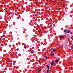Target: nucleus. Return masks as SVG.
I'll list each match as a JSON object with an SVG mask.
<instances>
[{"label":"nucleus","mask_w":73,"mask_h":73,"mask_svg":"<svg viewBox=\"0 0 73 73\" xmlns=\"http://www.w3.org/2000/svg\"><path fill=\"white\" fill-rule=\"evenodd\" d=\"M31 52L32 54L33 53H34V50H32V51H31Z\"/></svg>","instance_id":"f257e3e1"},{"label":"nucleus","mask_w":73,"mask_h":73,"mask_svg":"<svg viewBox=\"0 0 73 73\" xmlns=\"http://www.w3.org/2000/svg\"><path fill=\"white\" fill-rule=\"evenodd\" d=\"M60 38H64V36H60Z\"/></svg>","instance_id":"f03ea898"},{"label":"nucleus","mask_w":73,"mask_h":73,"mask_svg":"<svg viewBox=\"0 0 73 73\" xmlns=\"http://www.w3.org/2000/svg\"><path fill=\"white\" fill-rule=\"evenodd\" d=\"M59 62V60H55V62Z\"/></svg>","instance_id":"7ed1b4c3"},{"label":"nucleus","mask_w":73,"mask_h":73,"mask_svg":"<svg viewBox=\"0 0 73 73\" xmlns=\"http://www.w3.org/2000/svg\"><path fill=\"white\" fill-rule=\"evenodd\" d=\"M53 51L54 52H55V51H56V49H55V48H53Z\"/></svg>","instance_id":"20e7f679"},{"label":"nucleus","mask_w":73,"mask_h":73,"mask_svg":"<svg viewBox=\"0 0 73 73\" xmlns=\"http://www.w3.org/2000/svg\"><path fill=\"white\" fill-rule=\"evenodd\" d=\"M70 30H68L66 32V33H70Z\"/></svg>","instance_id":"39448f33"},{"label":"nucleus","mask_w":73,"mask_h":73,"mask_svg":"<svg viewBox=\"0 0 73 73\" xmlns=\"http://www.w3.org/2000/svg\"><path fill=\"white\" fill-rule=\"evenodd\" d=\"M54 64V63H53V62H51V66H52Z\"/></svg>","instance_id":"423d86ee"},{"label":"nucleus","mask_w":73,"mask_h":73,"mask_svg":"<svg viewBox=\"0 0 73 73\" xmlns=\"http://www.w3.org/2000/svg\"><path fill=\"white\" fill-rule=\"evenodd\" d=\"M67 31V29L65 30L64 31V32L65 33Z\"/></svg>","instance_id":"0eeeda50"},{"label":"nucleus","mask_w":73,"mask_h":73,"mask_svg":"<svg viewBox=\"0 0 73 73\" xmlns=\"http://www.w3.org/2000/svg\"><path fill=\"white\" fill-rule=\"evenodd\" d=\"M54 54V53H53L52 54H50V55H52V56H53Z\"/></svg>","instance_id":"6e6552de"},{"label":"nucleus","mask_w":73,"mask_h":73,"mask_svg":"<svg viewBox=\"0 0 73 73\" xmlns=\"http://www.w3.org/2000/svg\"><path fill=\"white\" fill-rule=\"evenodd\" d=\"M71 49H73V45H72L71 46Z\"/></svg>","instance_id":"1a4fd4ad"},{"label":"nucleus","mask_w":73,"mask_h":73,"mask_svg":"<svg viewBox=\"0 0 73 73\" xmlns=\"http://www.w3.org/2000/svg\"><path fill=\"white\" fill-rule=\"evenodd\" d=\"M45 58H46V59H48V57H47V56H46L45 57Z\"/></svg>","instance_id":"9d476101"},{"label":"nucleus","mask_w":73,"mask_h":73,"mask_svg":"<svg viewBox=\"0 0 73 73\" xmlns=\"http://www.w3.org/2000/svg\"><path fill=\"white\" fill-rule=\"evenodd\" d=\"M49 70H47L46 72L47 73H48V72H49Z\"/></svg>","instance_id":"9b49d317"},{"label":"nucleus","mask_w":73,"mask_h":73,"mask_svg":"<svg viewBox=\"0 0 73 73\" xmlns=\"http://www.w3.org/2000/svg\"><path fill=\"white\" fill-rule=\"evenodd\" d=\"M1 10V11L2 12H3V11H5V10Z\"/></svg>","instance_id":"f8f14e48"},{"label":"nucleus","mask_w":73,"mask_h":73,"mask_svg":"<svg viewBox=\"0 0 73 73\" xmlns=\"http://www.w3.org/2000/svg\"><path fill=\"white\" fill-rule=\"evenodd\" d=\"M71 39L72 40H73V37H71Z\"/></svg>","instance_id":"ddd939ff"},{"label":"nucleus","mask_w":73,"mask_h":73,"mask_svg":"<svg viewBox=\"0 0 73 73\" xmlns=\"http://www.w3.org/2000/svg\"><path fill=\"white\" fill-rule=\"evenodd\" d=\"M24 48H25V49L27 48V47H26V46H24Z\"/></svg>","instance_id":"4468645a"},{"label":"nucleus","mask_w":73,"mask_h":73,"mask_svg":"<svg viewBox=\"0 0 73 73\" xmlns=\"http://www.w3.org/2000/svg\"><path fill=\"white\" fill-rule=\"evenodd\" d=\"M29 10H26V11H29Z\"/></svg>","instance_id":"2eb2a0df"},{"label":"nucleus","mask_w":73,"mask_h":73,"mask_svg":"<svg viewBox=\"0 0 73 73\" xmlns=\"http://www.w3.org/2000/svg\"><path fill=\"white\" fill-rule=\"evenodd\" d=\"M47 67L48 68H49V66H48V65H47Z\"/></svg>","instance_id":"dca6fc26"},{"label":"nucleus","mask_w":73,"mask_h":73,"mask_svg":"<svg viewBox=\"0 0 73 73\" xmlns=\"http://www.w3.org/2000/svg\"><path fill=\"white\" fill-rule=\"evenodd\" d=\"M38 72H41V70H38Z\"/></svg>","instance_id":"f3484780"},{"label":"nucleus","mask_w":73,"mask_h":73,"mask_svg":"<svg viewBox=\"0 0 73 73\" xmlns=\"http://www.w3.org/2000/svg\"><path fill=\"white\" fill-rule=\"evenodd\" d=\"M49 68H48V70H49Z\"/></svg>","instance_id":"a211bd4d"},{"label":"nucleus","mask_w":73,"mask_h":73,"mask_svg":"<svg viewBox=\"0 0 73 73\" xmlns=\"http://www.w3.org/2000/svg\"><path fill=\"white\" fill-rule=\"evenodd\" d=\"M41 59H42V60H43V59H42V58Z\"/></svg>","instance_id":"6ab92c4d"},{"label":"nucleus","mask_w":73,"mask_h":73,"mask_svg":"<svg viewBox=\"0 0 73 73\" xmlns=\"http://www.w3.org/2000/svg\"><path fill=\"white\" fill-rule=\"evenodd\" d=\"M42 10L43 11L44 10Z\"/></svg>","instance_id":"aec40b11"},{"label":"nucleus","mask_w":73,"mask_h":73,"mask_svg":"<svg viewBox=\"0 0 73 73\" xmlns=\"http://www.w3.org/2000/svg\"><path fill=\"white\" fill-rule=\"evenodd\" d=\"M72 29H73V27H72Z\"/></svg>","instance_id":"412c9836"}]
</instances>
